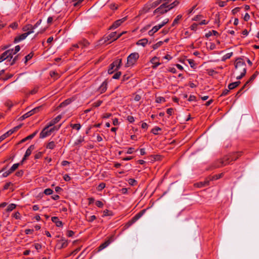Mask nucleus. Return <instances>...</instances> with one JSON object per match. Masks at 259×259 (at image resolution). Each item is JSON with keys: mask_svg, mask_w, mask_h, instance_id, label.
Listing matches in <instances>:
<instances>
[{"mask_svg": "<svg viewBox=\"0 0 259 259\" xmlns=\"http://www.w3.org/2000/svg\"><path fill=\"white\" fill-rule=\"evenodd\" d=\"M246 68L245 62L241 58H238L235 61V72L238 75L236 76L237 79H240L246 74Z\"/></svg>", "mask_w": 259, "mask_h": 259, "instance_id": "nucleus-1", "label": "nucleus"}, {"mask_svg": "<svg viewBox=\"0 0 259 259\" xmlns=\"http://www.w3.org/2000/svg\"><path fill=\"white\" fill-rule=\"evenodd\" d=\"M179 4V1H175L173 3L167 4V3H164L161 4L158 8L155 9L154 11V14H163L166 13L170 10L172 9Z\"/></svg>", "mask_w": 259, "mask_h": 259, "instance_id": "nucleus-2", "label": "nucleus"}, {"mask_svg": "<svg viewBox=\"0 0 259 259\" xmlns=\"http://www.w3.org/2000/svg\"><path fill=\"white\" fill-rule=\"evenodd\" d=\"M13 50L6 51L1 55V63L12 65L15 62V59H12Z\"/></svg>", "mask_w": 259, "mask_h": 259, "instance_id": "nucleus-3", "label": "nucleus"}, {"mask_svg": "<svg viewBox=\"0 0 259 259\" xmlns=\"http://www.w3.org/2000/svg\"><path fill=\"white\" fill-rule=\"evenodd\" d=\"M241 153L238 152L229 155L224 156L220 160V164L217 165L218 167L223 166L229 164L231 162L236 160L239 156Z\"/></svg>", "mask_w": 259, "mask_h": 259, "instance_id": "nucleus-4", "label": "nucleus"}, {"mask_svg": "<svg viewBox=\"0 0 259 259\" xmlns=\"http://www.w3.org/2000/svg\"><path fill=\"white\" fill-rule=\"evenodd\" d=\"M139 58L138 53L135 52L131 54L127 58V62L125 67H130L133 66L136 63Z\"/></svg>", "mask_w": 259, "mask_h": 259, "instance_id": "nucleus-5", "label": "nucleus"}, {"mask_svg": "<svg viewBox=\"0 0 259 259\" xmlns=\"http://www.w3.org/2000/svg\"><path fill=\"white\" fill-rule=\"evenodd\" d=\"M50 126H49V125H48L47 126H46L42 131L41 132L40 134V138L44 139L49 136H50L51 133V130H50L49 127Z\"/></svg>", "mask_w": 259, "mask_h": 259, "instance_id": "nucleus-6", "label": "nucleus"}, {"mask_svg": "<svg viewBox=\"0 0 259 259\" xmlns=\"http://www.w3.org/2000/svg\"><path fill=\"white\" fill-rule=\"evenodd\" d=\"M32 33V31L29 32H25L20 35L17 36L14 39V42L18 43L24 39H25L29 34Z\"/></svg>", "mask_w": 259, "mask_h": 259, "instance_id": "nucleus-7", "label": "nucleus"}, {"mask_svg": "<svg viewBox=\"0 0 259 259\" xmlns=\"http://www.w3.org/2000/svg\"><path fill=\"white\" fill-rule=\"evenodd\" d=\"M123 33V32L117 35L116 32H113L109 34L106 38L108 40H111V41H113L120 37Z\"/></svg>", "mask_w": 259, "mask_h": 259, "instance_id": "nucleus-8", "label": "nucleus"}, {"mask_svg": "<svg viewBox=\"0 0 259 259\" xmlns=\"http://www.w3.org/2000/svg\"><path fill=\"white\" fill-rule=\"evenodd\" d=\"M150 62L153 64L152 68L153 69L156 68L161 64L159 62V58H158L157 57H153L151 59Z\"/></svg>", "mask_w": 259, "mask_h": 259, "instance_id": "nucleus-9", "label": "nucleus"}, {"mask_svg": "<svg viewBox=\"0 0 259 259\" xmlns=\"http://www.w3.org/2000/svg\"><path fill=\"white\" fill-rule=\"evenodd\" d=\"M125 20H126V17H124L121 19L116 20L115 22H114V23L111 26V28L115 29V28H117L118 26H119L121 25V24L122 23L124 22Z\"/></svg>", "mask_w": 259, "mask_h": 259, "instance_id": "nucleus-10", "label": "nucleus"}, {"mask_svg": "<svg viewBox=\"0 0 259 259\" xmlns=\"http://www.w3.org/2000/svg\"><path fill=\"white\" fill-rule=\"evenodd\" d=\"M19 126L15 127L13 130H10L3 135L1 136V141L4 140L7 137L12 134L16 130H18Z\"/></svg>", "mask_w": 259, "mask_h": 259, "instance_id": "nucleus-11", "label": "nucleus"}, {"mask_svg": "<svg viewBox=\"0 0 259 259\" xmlns=\"http://www.w3.org/2000/svg\"><path fill=\"white\" fill-rule=\"evenodd\" d=\"M34 149V146L31 145L26 150L24 157L22 160V163L27 159V158L31 154L32 150Z\"/></svg>", "mask_w": 259, "mask_h": 259, "instance_id": "nucleus-12", "label": "nucleus"}, {"mask_svg": "<svg viewBox=\"0 0 259 259\" xmlns=\"http://www.w3.org/2000/svg\"><path fill=\"white\" fill-rule=\"evenodd\" d=\"M62 118V116L61 115H58L55 118L51 120L49 123H48L49 126H52L57 122H58Z\"/></svg>", "mask_w": 259, "mask_h": 259, "instance_id": "nucleus-13", "label": "nucleus"}, {"mask_svg": "<svg viewBox=\"0 0 259 259\" xmlns=\"http://www.w3.org/2000/svg\"><path fill=\"white\" fill-rule=\"evenodd\" d=\"M107 89V82L106 80L104 81L99 88V91L100 93H104Z\"/></svg>", "mask_w": 259, "mask_h": 259, "instance_id": "nucleus-14", "label": "nucleus"}, {"mask_svg": "<svg viewBox=\"0 0 259 259\" xmlns=\"http://www.w3.org/2000/svg\"><path fill=\"white\" fill-rule=\"evenodd\" d=\"M51 220L52 221L56 224L57 227H60L63 226L62 222L59 220L58 217H53Z\"/></svg>", "mask_w": 259, "mask_h": 259, "instance_id": "nucleus-15", "label": "nucleus"}, {"mask_svg": "<svg viewBox=\"0 0 259 259\" xmlns=\"http://www.w3.org/2000/svg\"><path fill=\"white\" fill-rule=\"evenodd\" d=\"M151 9H152V8L151 7L150 2H148L145 5L143 9L141 10L140 13L141 14L147 13Z\"/></svg>", "mask_w": 259, "mask_h": 259, "instance_id": "nucleus-16", "label": "nucleus"}, {"mask_svg": "<svg viewBox=\"0 0 259 259\" xmlns=\"http://www.w3.org/2000/svg\"><path fill=\"white\" fill-rule=\"evenodd\" d=\"M22 30L26 32L32 31V33L34 32V31L33 30L32 25L29 24L24 25L22 28Z\"/></svg>", "mask_w": 259, "mask_h": 259, "instance_id": "nucleus-17", "label": "nucleus"}, {"mask_svg": "<svg viewBox=\"0 0 259 259\" xmlns=\"http://www.w3.org/2000/svg\"><path fill=\"white\" fill-rule=\"evenodd\" d=\"M148 40L146 38H143V39H140L139 40L136 44L138 45V46H141L142 47H145L146 46V45L148 44Z\"/></svg>", "mask_w": 259, "mask_h": 259, "instance_id": "nucleus-18", "label": "nucleus"}, {"mask_svg": "<svg viewBox=\"0 0 259 259\" xmlns=\"http://www.w3.org/2000/svg\"><path fill=\"white\" fill-rule=\"evenodd\" d=\"M121 62H122V60L120 59H117L115 61H114L111 64H112V66H114L115 67V69H118L121 64Z\"/></svg>", "mask_w": 259, "mask_h": 259, "instance_id": "nucleus-19", "label": "nucleus"}, {"mask_svg": "<svg viewBox=\"0 0 259 259\" xmlns=\"http://www.w3.org/2000/svg\"><path fill=\"white\" fill-rule=\"evenodd\" d=\"M111 243V241L109 240L106 241L103 243L101 244L99 247V250H102V249L107 247Z\"/></svg>", "mask_w": 259, "mask_h": 259, "instance_id": "nucleus-20", "label": "nucleus"}, {"mask_svg": "<svg viewBox=\"0 0 259 259\" xmlns=\"http://www.w3.org/2000/svg\"><path fill=\"white\" fill-rule=\"evenodd\" d=\"M256 77V75L255 74H253L250 78V79L247 81H246V82L245 83V84L244 85V86L237 93V94H239L243 90V89L245 87V86L248 84L249 83L250 81H252L254 79V78H255Z\"/></svg>", "mask_w": 259, "mask_h": 259, "instance_id": "nucleus-21", "label": "nucleus"}, {"mask_svg": "<svg viewBox=\"0 0 259 259\" xmlns=\"http://www.w3.org/2000/svg\"><path fill=\"white\" fill-rule=\"evenodd\" d=\"M240 83V82L239 81L231 83L228 85V89L229 90H233L236 88Z\"/></svg>", "mask_w": 259, "mask_h": 259, "instance_id": "nucleus-22", "label": "nucleus"}, {"mask_svg": "<svg viewBox=\"0 0 259 259\" xmlns=\"http://www.w3.org/2000/svg\"><path fill=\"white\" fill-rule=\"evenodd\" d=\"M150 4L151 5V7L153 8H156L157 6H158L159 5H160L161 2L162 0H157L155 2H149Z\"/></svg>", "mask_w": 259, "mask_h": 259, "instance_id": "nucleus-23", "label": "nucleus"}, {"mask_svg": "<svg viewBox=\"0 0 259 259\" xmlns=\"http://www.w3.org/2000/svg\"><path fill=\"white\" fill-rule=\"evenodd\" d=\"M144 211L145 210H143L142 211L136 214L132 219L134 220V222H136L138 220H139L143 214Z\"/></svg>", "mask_w": 259, "mask_h": 259, "instance_id": "nucleus-24", "label": "nucleus"}, {"mask_svg": "<svg viewBox=\"0 0 259 259\" xmlns=\"http://www.w3.org/2000/svg\"><path fill=\"white\" fill-rule=\"evenodd\" d=\"M157 25L154 26L152 29L148 32L150 35H152L154 33L156 32L159 29H160Z\"/></svg>", "mask_w": 259, "mask_h": 259, "instance_id": "nucleus-25", "label": "nucleus"}, {"mask_svg": "<svg viewBox=\"0 0 259 259\" xmlns=\"http://www.w3.org/2000/svg\"><path fill=\"white\" fill-rule=\"evenodd\" d=\"M16 206V204H13V203L9 204L6 209V212H9L12 211L15 208Z\"/></svg>", "mask_w": 259, "mask_h": 259, "instance_id": "nucleus-26", "label": "nucleus"}, {"mask_svg": "<svg viewBox=\"0 0 259 259\" xmlns=\"http://www.w3.org/2000/svg\"><path fill=\"white\" fill-rule=\"evenodd\" d=\"M103 217H107V216H112L113 215V212L108 210V209H105L103 211Z\"/></svg>", "mask_w": 259, "mask_h": 259, "instance_id": "nucleus-27", "label": "nucleus"}, {"mask_svg": "<svg viewBox=\"0 0 259 259\" xmlns=\"http://www.w3.org/2000/svg\"><path fill=\"white\" fill-rule=\"evenodd\" d=\"M56 146V144L54 141L50 142L46 146V148L49 149H53Z\"/></svg>", "mask_w": 259, "mask_h": 259, "instance_id": "nucleus-28", "label": "nucleus"}, {"mask_svg": "<svg viewBox=\"0 0 259 259\" xmlns=\"http://www.w3.org/2000/svg\"><path fill=\"white\" fill-rule=\"evenodd\" d=\"M88 42L87 41H84L83 42H80L78 44H76L73 46V47L75 48H83V47H85L86 46V44Z\"/></svg>", "mask_w": 259, "mask_h": 259, "instance_id": "nucleus-29", "label": "nucleus"}, {"mask_svg": "<svg viewBox=\"0 0 259 259\" xmlns=\"http://www.w3.org/2000/svg\"><path fill=\"white\" fill-rule=\"evenodd\" d=\"M182 15H179L177 16V17L175 19V20H174L173 22H172V24L171 25L172 26H175L176 24H177L178 23V22L179 21L180 19H181L182 18Z\"/></svg>", "mask_w": 259, "mask_h": 259, "instance_id": "nucleus-30", "label": "nucleus"}, {"mask_svg": "<svg viewBox=\"0 0 259 259\" xmlns=\"http://www.w3.org/2000/svg\"><path fill=\"white\" fill-rule=\"evenodd\" d=\"M233 55V53L232 52H231V53H227L226 54V55H225L223 57H222V60L223 61H225V60H226L227 59H228L229 58H231V57Z\"/></svg>", "mask_w": 259, "mask_h": 259, "instance_id": "nucleus-31", "label": "nucleus"}, {"mask_svg": "<svg viewBox=\"0 0 259 259\" xmlns=\"http://www.w3.org/2000/svg\"><path fill=\"white\" fill-rule=\"evenodd\" d=\"M70 126L72 128L75 129L77 131H79L81 128V125L79 123L71 124Z\"/></svg>", "mask_w": 259, "mask_h": 259, "instance_id": "nucleus-32", "label": "nucleus"}, {"mask_svg": "<svg viewBox=\"0 0 259 259\" xmlns=\"http://www.w3.org/2000/svg\"><path fill=\"white\" fill-rule=\"evenodd\" d=\"M168 21H169L168 19H165L164 20H163V21L161 23L158 24L157 25L158 27L159 28H161L164 25H165L166 24H167L168 22Z\"/></svg>", "mask_w": 259, "mask_h": 259, "instance_id": "nucleus-33", "label": "nucleus"}, {"mask_svg": "<svg viewBox=\"0 0 259 259\" xmlns=\"http://www.w3.org/2000/svg\"><path fill=\"white\" fill-rule=\"evenodd\" d=\"M19 163H15L10 168L9 170L12 173L14 171H15L19 166Z\"/></svg>", "mask_w": 259, "mask_h": 259, "instance_id": "nucleus-34", "label": "nucleus"}, {"mask_svg": "<svg viewBox=\"0 0 259 259\" xmlns=\"http://www.w3.org/2000/svg\"><path fill=\"white\" fill-rule=\"evenodd\" d=\"M83 141H84V137H80L78 139H77L75 141L74 145H78Z\"/></svg>", "mask_w": 259, "mask_h": 259, "instance_id": "nucleus-35", "label": "nucleus"}, {"mask_svg": "<svg viewBox=\"0 0 259 259\" xmlns=\"http://www.w3.org/2000/svg\"><path fill=\"white\" fill-rule=\"evenodd\" d=\"M163 44V41H160L157 42L156 44H154L152 48L154 50H156L158 49L159 47H160Z\"/></svg>", "mask_w": 259, "mask_h": 259, "instance_id": "nucleus-36", "label": "nucleus"}, {"mask_svg": "<svg viewBox=\"0 0 259 259\" xmlns=\"http://www.w3.org/2000/svg\"><path fill=\"white\" fill-rule=\"evenodd\" d=\"M32 113H31V112L30 111L27 112V113H26L25 114H24V115H23L21 117V118L24 119H25L26 118H28V117L32 115Z\"/></svg>", "mask_w": 259, "mask_h": 259, "instance_id": "nucleus-37", "label": "nucleus"}, {"mask_svg": "<svg viewBox=\"0 0 259 259\" xmlns=\"http://www.w3.org/2000/svg\"><path fill=\"white\" fill-rule=\"evenodd\" d=\"M160 131H161L160 128L158 127H155L152 130L151 132L154 135H157L158 134V132Z\"/></svg>", "mask_w": 259, "mask_h": 259, "instance_id": "nucleus-38", "label": "nucleus"}, {"mask_svg": "<svg viewBox=\"0 0 259 259\" xmlns=\"http://www.w3.org/2000/svg\"><path fill=\"white\" fill-rule=\"evenodd\" d=\"M105 184L104 183H100L97 187V190L98 191L102 190L105 187Z\"/></svg>", "mask_w": 259, "mask_h": 259, "instance_id": "nucleus-39", "label": "nucleus"}, {"mask_svg": "<svg viewBox=\"0 0 259 259\" xmlns=\"http://www.w3.org/2000/svg\"><path fill=\"white\" fill-rule=\"evenodd\" d=\"M33 54L32 53H30L28 55L25 56V62L26 63L28 60L31 59L32 57H33Z\"/></svg>", "mask_w": 259, "mask_h": 259, "instance_id": "nucleus-40", "label": "nucleus"}, {"mask_svg": "<svg viewBox=\"0 0 259 259\" xmlns=\"http://www.w3.org/2000/svg\"><path fill=\"white\" fill-rule=\"evenodd\" d=\"M44 193L47 195H51L53 193V190L50 188H48L45 190Z\"/></svg>", "mask_w": 259, "mask_h": 259, "instance_id": "nucleus-41", "label": "nucleus"}, {"mask_svg": "<svg viewBox=\"0 0 259 259\" xmlns=\"http://www.w3.org/2000/svg\"><path fill=\"white\" fill-rule=\"evenodd\" d=\"M18 26V25L17 22H13L9 25V27L13 29H16V28H17Z\"/></svg>", "mask_w": 259, "mask_h": 259, "instance_id": "nucleus-42", "label": "nucleus"}, {"mask_svg": "<svg viewBox=\"0 0 259 259\" xmlns=\"http://www.w3.org/2000/svg\"><path fill=\"white\" fill-rule=\"evenodd\" d=\"M116 69H115V67L112 66V64L110 65V67L108 70V72L109 74H112L114 70H116Z\"/></svg>", "mask_w": 259, "mask_h": 259, "instance_id": "nucleus-43", "label": "nucleus"}, {"mask_svg": "<svg viewBox=\"0 0 259 259\" xmlns=\"http://www.w3.org/2000/svg\"><path fill=\"white\" fill-rule=\"evenodd\" d=\"M40 108H41V107H40V106L39 107H37L34 108L32 110H30V111L31 112V113L33 115L34 114L38 112L39 111Z\"/></svg>", "mask_w": 259, "mask_h": 259, "instance_id": "nucleus-44", "label": "nucleus"}, {"mask_svg": "<svg viewBox=\"0 0 259 259\" xmlns=\"http://www.w3.org/2000/svg\"><path fill=\"white\" fill-rule=\"evenodd\" d=\"M165 101V99L163 97H158L156 99V102L157 103H161Z\"/></svg>", "mask_w": 259, "mask_h": 259, "instance_id": "nucleus-45", "label": "nucleus"}, {"mask_svg": "<svg viewBox=\"0 0 259 259\" xmlns=\"http://www.w3.org/2000/svg\"><path fill=\"white\" fill-rule=\"evenodd\" d=\"M41 23V20H39L33 26L32 25L33 30L37 28Z\"/></svg>", "mask_w": 259, "mask_h": 259, "instance_id": "nucleus-46", "label": "nucleus"}, {"mask_svg": "<svg viewBox=\"0 0 259 259\" xmlns=\"http://www.w3.org/2000/svg\"><path fill=\"white\" fill-rule=\"evenodd\" d=\"M102 103V101H100V100L97 101V102H95L93 104V107H98L101 105Z\"/></svg>", "mask_w": 259, "mask_h": 259, "instance_id": "nucleus-47", "label": "nucleus"}, {"mask_svg": "<svg viewBox=\"0 0 259 259\" xmlns=\"http://www.w3.org/2000/svg\"><path fill=\"white\" fill-rule=\"evenodd\" d=\"M61 125V124L59 125V126H55L53 127L49 128L50 130H51V133H52L55 131H58L60 128Z\"/></svg>", "mask_w": 259, "mask_h": 259, "instance_id": "nucleus-48", "label": "nucleus"}, {"mask_svg": "<svg viewBox=\"0 0 259 259\" xmlns=\"http://www.w3.org/2000/svg\"><path fill=\"white\" fill-rule=\"evenodd\" d=\"M120 75H121V72H117L113 75V76H112V78L113 79H118Z\"/></svg>", "mask_w": 259, "mask_h": 259, "instance_id": "nucleus-49", "label": "nucleus"}, {"mask_svg": "<svg viewBox=\"0 0 259 259\" xmlns=\"http://www.w3.org/2000/svg\"><path fill=\"white\" fill-rule=\"evenodd\" d=\"M96 205L98 207L102 208L103 207L104 204L102 201L98 200L96 202Z\"/></svg>", "mask_w": 259, "mask_h": 259, "instance_id": "nucleus-50", "label": "nucleus"}, {"mask_svg": "<svg viewBox=\"0 0 259 259\" xmlns=\"http://www.w3.org/2000/svg\"><path fill=\"white\" fill-rule=\"evenodd\" d=\"M36 134H37V132L33 133V134L26 137V139H27V140L32 139L36 135Z\"/></svg>", "mask_w": 259, "mask_h": 259, "instance_id": "nucleus-51", "label": "nucleus"}, {"mask_svg": "<svg viewBox=\"0 0 259 259\" xmlns=\"http://www.w3.org/2000/svg\"><path fill=\"white\" fill-rule=\"evenodd\" d=\"M127 120L130 122L133 123L135 121V118L133 116H128Z\"/></svg>", "mask_w": 259, "mask_h": 259, "instance_id": "nucleus-52", "label": "nucleus"}, {"mask_svg": "<svg viewBox=\"0 0 259 259\" xmlns=\"http://www.w3.org/2000/svg\"><path fill=\"white\" fill-rule=\"evenodd\" d=\"M128 182L130 185H131L132 186H134L135 184V183H136V181L134 179H130L128 180Z\"/></svg>", "mask_w": 259, "mask_h": 259, "instance_id": "nucleus-53", "label": "nucleus"}, {"mask_svg": "<svg viewBox=\"0 0 259 259\" xmlns=\"http://www.w3.org/2000/svg\"><path fill=\"white\" fill-rule=\"evenodd\" d=\"M198 25L199 24L197 23H193L190 27L191 29L192 30H196Z\"/></svg>", "mask_w": 259, "mask_h": 259, "instance_id": "nucleus-54", "label": "nucleus"}, {"mask_svg": "<svg viewBox=\"0 0 259 259\" xmlns=\"http://www.w3.org/2000/svg\"><path fill=\"white\" fill-rule=\"evenodd\" d=\"M20 50V47L19 46H17L15 47V50H13V55L16 54L17 52H18Z\"/></svg>", "mask_w": 259, "mask_h": 259, "instance_id": "nucleus-55", "label": "nucleus"}, {"mask_svg": "<svg viewBox=\"0 0 259 259\" xmlns=\"http://www.w3.org/2000/svg\"><path fill=\"white\" fill-rule=\"evenodd\" d=\"M61 247L63 248V247H65L67 246V242L66 240H62L61 241Z\"/></svg>", "mask_w": 259, "mask_h": 259, "instance_id": "nucleus-56", "label": "nucleus"}, {"mask_svg": "<svg viewBox=\"0 0 259 259\" xmlns=\"http://www.w3.org/2000/svg\"><path fill=\"white\" fill-rule=\"evenodd\" d=\"M14 218L16 219L19 220L20 219V213L19 212H15L14 215Z\"/></svg>", "mask_w": 259, "mask_h": 259, "instance_id": "nucleus-57", "label": "nucleus"}, {"mask_svg": "<svg viewBox=\"0 0 259 259\" xmlns=\"http://www.w3.org/2000/svg\"><path fill=\"white\" fill-rule=\"evenodd\" d=\"M219 6L221 7H224L227 5V2L220 1L218 3Z\"/></svg>", "mask_w": 259, "mask_h": 259, "instance_id": "nucleus-58", "label": "nucleus"}, {"mask_svg": "<svg viewBox=\"0 0 259 259\" xmlns=\"http://www.w3.org/2000/svg\"><path fill=\"white\" fill-rule=\"evenodd\" d=\"M135 222H134V220L132 219L130 221H129L125 226L126 228H128L131 226L132 224H133Z\"/></svg>", "mask_w": 259, "mask_h": 259, "instance_id": "nucleus-59", "label": "nucleus"}, {"mask_svg": "<svg viewBox=\"0 0 259 259\" xmlns=\"http://www.w3.org/2000/svg\"><path fill=\"white\" fill-rule=\"evenodd\" d=\"M63 179L65 181H69L71 180L70 177L68 175H65L63 177Z\"/></svg>", "mask_w": 259, "mask_h": 259, "instance_id": "nucleus-60", "label": "nucleus"}, {"mask_svg": "<svg viewBox=\"0 0 259 259\" xmlns=\"http://www.w3.org/2000/svg\"><path fill=\"white\" fill-rule=\"evenodd\" d=\"M229 90H230L229 89V90L225 89L223 91V92H222V93L221 94V96H226L227 95H228L229 92Z\"/></svg>", "mask_w": 259, "mask_h": 259, "instance_id": "nucleus-61", "label": "nucleus"}, {"mask_svg": "<svg viewBox=\"0 0 259 259\" xmlns=\"http://www.w3.org/2000/svg\"><path fill=\"white\" fill-rule=\"evenodd\" d=\"M166 112L168 114H169V115H172V114L174 112V110L172 108H168L167 109Z\"/></svg>", "mask_w": 259, "mask_h": 259, "instance_id": "nucleus-62", "label": "nucleus"}, {"mask_svg": "<svg viewBox=\"0 0 259 259\" xmlns=\"http://www.w3.org/2000/svg\"><path fill=\"white\" fill-rule=\"evenodd\" d=\"M96 219V217L95 215H93L91 216L89 218L88 221L90 222H92L94 221Z\"/></svg>", "mask_w": 259, "mask_h": 259, "instance_id": "nucleus-63", "label": "nucleus"}, {"mask_svg": "<svg viewBox=\"0 0 259 259\" xmlns=\"http://www.w3.org/2000/svg\"><path fill=\"white\" fill-rule=\"evenodd\" d=\"M250 19V16L248 13H246L244 16V20L245 21H247Z\"/></svg>", "mask_w": 259, "mask_h": 259, "instance_id": "nucleus-64", "label": "nucleus"}]
</instances>
